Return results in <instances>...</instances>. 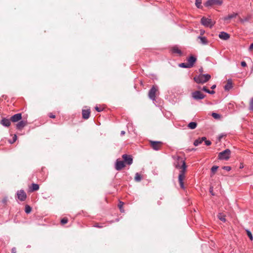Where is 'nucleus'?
I'll list each match as a JSON object with an SVG mask.
<instances>
[{"mask_svg":"<svg viewBox=\"0 0 253 253\" xmlns=\"http://www.w3.org/2000/svg\"><path fill=\"white\" fill-rule=\"evenodd\" d=\"M17 139V136L16 135H14V136L13 137V140L12 141H10L9 142L10 143H14Z\"/></svg>","mask_w":253,"mask_h":253,"instance_id":"obj_39","label":"nucleus"},{"mask_svg":"<svg viewBox=\"0 0 253 253\" xmlns=\"http://www.w3.org/2000/svg\"><path fill=\"white\" fill-rule=\"evenodd\" d=\"M249 109L251 111H253V97L251 100Z\"/></svg>","mask_w":253,"mask_h":253,"instance_id":"obj_31","label":"nucleus"},{"mask_svg":"<svg viewBox=\"0 0 253 253\" xmlns=\"http://www.w3.org/2000/svg\"><path fill=\"white\" fill-rule=\"evenodd\" d=\"M230 154V150L229 149H226L218 154V159L222 160H227L229 159Z\"/></svg>","mask_w":253,"mask_h":253,"instance_id":"obj_3","label":"nucleus"},{"mask_svg":"<svg viewBox=\"0 0 253 253\" xmlns=\"http://www.w3.org/2000/svg\"><path fill=\"white\" fill-rule=\"evenodd\" d=\"M10 120L7 119L6 118H2V119L0 121V124L4 126L8 127L11 124Z\"/></svg>","mask_w":253,"mask_h":253,"instance_id":"obj_16","label":"nucleus"},{"mask_svg":"<svg viewBox=\"0 0 253 253\" xmlns=\"http://www.w3.org/2000/svg\"><path fill=\"white\" fill-rule=\"evenodd\" d=\"M16 195L17 198L21 201H24L27 198L26 194L23 190L17 191Z\"/></svg>","mask_w":253,"mask_h":253,"instance_id":"obj_7","label":"nucleus"},{"mask_svg":"<svg viewBox=\"0 0 253 253\" xmlns=\"http://www.w3.org/2000/svg\"><path fill=\"white\" fill-rule=\"evenodd\" d=\"M125 134V131H124V130H122L121 132V135H123Z\"/></svg>","mask_w":253,"mask_h":253,"instance_id":"obj_50","label":"nucleus"},{"mask_svg":"<svg viewBox=\"0 0 253 253\" xmlns=\"http://www.w3.org/2000/svg\"><path fill=\"white\" fill-rule=\"evenodd\" d=\"M210 192L211 194L212 195H214V194L213 193V188L212 187H210Z\"/></svg>","mask_w":253,"mask_h":253,"instance_id":"obj_45","label":"nucleus"},{"mask_svg":"<svg viewBox=\"0 0 253 253\" xmlns=\"http://www.w3.org/2000/svg\"><path fill=\"white\" fill-rule=\"evenodd\" d=\"M122 158L124 160V162H125L126 164L128 165L132 164L133 162V159L131 156L126 154H124L122 156Z\"/></svg>","mask_w":253,"mask_h":253,"instance_id":"obj_10","label":"nucleus"},{"mask_svg":"<svg viewBox=\"0 0 253 253\" xmlns=\"http://www.w3.org/2000/svg\"><path fill=\"white\" fill-rule=\"evenodd\" d=\"M208 93L211 94H213L215 93V91L213 90H209Z\"/></svg>","mask_w":253,"mask_h":253,"instance_id":"obj_44","label":"nucleus"},{"mask_svg":"<svg viewBox=\"0 0 253 253\" xmlns=\"http://www.w3.org/2000/svg\"><path fill=\"white\" fill-rule=\"evenodd\" d=\"M204 33H205L204 31L201 30V35L204 34Z\"/></svg>","mask_w":253,"mask_h":253,"instance_id":"obj_51","label":"nucleus"},{"mask_svg":"<svg viewBox=\"0 0 253 253\" xmlns=\"http://www.w3.org/2000/svg\"><path fill=\"white\" fill-rule=\"evenodd\" d=\"M247 235L248 236H249V237L250 238V239L252 240H253V236H252V233L249 231V230H247Z\"/></svg>","mask_w":253,"mask_h":253,"instance_id":"obj_37","label":"nucleus"},{"mask_svg":"<svg viewBox=\"0 0 253 253\" xmlns=\"http://www.w3.org/2000/svg\"><path fill=\"white\" fill-rule=\"evenodd\" d=\"M90 109H83L82 110L83 118L84 119H87L90 116Z\"/></svg>","mask_w":253,"mask_h":253,"instance_id":"obj_15","label":"nucleus"},{"mask_svg":"<svg viewBox=\"0 0 253 253\" xmlns=\"http://www.w3.org/2000/svg\"><path fill=\"white\" fill-rule=\"evenodd\" d=\"M197 59L195 57L192 55L190 56L188 59H187V63L189 65V66H190V68L192 67L196 62Z\"/></svg>","mask_w":253,"mask_h":253,"instance_id":"obj_12","label":"nucleus"},{"mask_svg":"<svg viewBox=\"0 0 253 253\" xmlns=\"http://www.w3.org/2000/svg\"><path fill=\"white\" fill-rule=\"evenodd\" d=\"M204 141L205 142V145H206L207 146H210L211 144V141L210 140H207L206 138V140H204Z\"/></svg>","mask_w":253,"mask_h":253,"instance_id":"obj_36","label":"nucleus"},{"mask_svg":"<svg viewBox=\"0 0 253 253\" xmlns=\"http://www.w3.org/2000/svg\"><path fill=\"white\" fill-rule=\"evenodd\" d=\"M222 3V0H208L205 4V5L209 7L213 5H220Z\"/></svg>","mask_w":253,"mask_h":253,"instance_id":"obj_6","label":"nucleus"},{"mask_svg":"<svg viewBox=\"0 0 253 253\" xmlns=\"http://www.w3.org/2000/svg\"><path fill=\"white\" fill-rule=\"evenodd\" d=\"M238 14L237 13H233L231 14H229L227 16L224 17L223 20L225 21L230 20L233 18L236 17L237 16Z\"/></svg>","mask_w":253,"mask_h":253,"instance_id":"obj_20","label":"nucleus"},{"mask_svg":"<svg viewBox=\"0 0 253 253\" xmlns=\"http://www.w3.org/2000/svg\"><path fill=\"white\" fill-rule=\"evenodd\" d=\"M202 0H196L195 4L198 8L201 6Z\"/></svg>","mask_w":253,"mask_h":253,"instance_id":"obj_30","label":"nucleus"},{"mask_svg":"<svg viewBox=\"0 0 253 253\" xmlns=\"http://www.w3.org/2000/svg\"><path fill=\"white\" fill-rule=\"evenodd\" d=\"M150 144L154 150H158L161 146L162 142L160 141H151Z\"/></svg>","mask_w":253,"mask_h":253,"instance_id":"obj_11","label":"nucleus"},{"mask_svg":"<svg viewBox=\"0 0 253 253\" xmlns=\"http://www.w3.org/2000/svg\"><path fill=\"white\" fill-rule=\"evenodd\" d=\"M49 117L51 118H55V116L54 115H53L52 114L50 113L49 115Z\"/></svg>","mask_w":253,"mask_h":253,"instance_id":"obj_46","label":"nucleus"},{"mask_svg":"<svg viewBox=\"0 0 253 253\" xmlns=\"http://www.w3.org/2000/svg\"><path fill=\"white\" fill-rule=\"evenodd\" d=\"M222 169L227 171H230L231 169V167L229 166H224L222 167Z\"/></svg>","mask_w":253,"mask_h":253,"instance_id":"obj_38","label":"nucleus"},{"mask_svg":"<svg viewBox=\"0 0 253 253\" xmlns=\"http://www.w3.org/2000/svg\"><path fill=\"white\" fill-rule=\"evenodd\" d=\"M198 38L199 39H200V42L201 43H202V44H204V45H206V44H207L208 43V41L206 39V37H201V36H199L198 37Z\"/></svg>","mask_w":253,"mask_h":253,"instance_id":"obj_22","label":"nucleus"},{"mask_svg":"<svg viewBox=\"0 0 253 253\" xmlns=\"http://www.w3.org/2000/svg\"><path fill=\"white\" fill-rule=\"evenodd\" d=\"M250 17L248 16L244 19H241L240 21L242 23H244L245 22L248 21L250 20Z\"/></svg>","mask_w":253,"mask_h":253,"instance_id":"obj_33","label":"nucleus"},{"mask_svg":"<svg viewBox=\"0 0 253 253\" xmlns=\"http://www.w3.org/2000/svg\"><path fill=\"white\" fill-rule=\"evenodd\" d=\"M27 124V121L22 120L18 122L16 125L17 128L18 129H21L23 128Z\"/></svg>","mask_w":253,"mask_h":253,"instance_id":"obj_17","label":"nucleus"},{"mask_svg":"<svg viewBox=\"0 0 253 253\" xmlns=\"http://www.w3.org/2000/svg\"><path fill=\"white\" fill-rule=\"evenodd\" d=\"M217 217L220 220L224 222L226 221L225 215L222 213H219L217 214Z\"/></svg>","mask_w":253,"mask_h":253,"instance_id":"obj_23","label":"nucleus"},{"mask_svg":"<svg viewBox=\"0 0 253 253\" xmlns=\"http://www.w3.org/2000/svg\"><path fill=\"white\" fill-rule=\"evenodd\" d=\"M95 110L98 111V112H101L102 111V109H100L99 108V107H98L97 106H96L95 108Z\"/></svg>","mask_w":253,"mask_h":253,"instance_id":"obj_42","label":"nucleus"},{"mask_svg":"<svg viewBox=\"0 0 253 253\" xmlns=\"http://www.w3.org/2000/svg\"><path fill=\"white\" fill-rule=\"evenodd\" d=\"M123 205H124L123 202H120L119 205H118L119 209H120L121 211H122V212L124 211V210L123 209Z\"/></svg>","mask_w":253,"mask_h":253,"instance_id":"obj_32","label":"nucleus"},{"mask_svg":"<svg viewBox=\"0 0 253 253\" xmlns=\"http://www.w3.org/2000/svg\"><path fill=\"white\" fill-rule=\"evenodd\" d=\"M241 64L243 67H246L247 66V64L245 61H242Z\"/></svg>","mask_w":253,"mask_h":253,"instance_id":"obj_40","label":"nucleus"},{"mask_svg":"<svg viewBox=\"0 0 253 253\" xmlns=\"http://www.w3.org/2000/svg\"><path fill=\"white\" fill-rule=\"evenodd\" d=\"M177 161V162L176 164H175V167L177 169H181L178 175V181L180 187L183 189H185L183 180L185 177V173L186 172L187 166L184 160H183V159L181 157H178Z\"/></svg>","mask_w":253,"mask_h":253,"instance_id":"obj_1","label":"nucleus"},{"mask_svg":"<svg viewBox=\"0 0 253 253\" xmlns=\"http://www.w3.org/2000/svg\"><path fill=\"white\" fill-rule=\"evenodd\" d=\"M202 90L208 93V91L209 89H208L206 86H204L202 88Z\"/></svg>","mask_w":253,"mask_h":253,"instance_id":"obj_41","label":"nucleus"},{"mask_svg":"<svg viewBox=\"0 0 253 253\" xmlns=\"http://www.w3.org/2000/svg\"><path fill=\"white\" fill-rule=\"evenodd\" d=\"M253 49V42L252 43H251V44L250 45V46L249 47L250 50H252Z\"/></svg>","mask_w":253,"mask_h":253,"instance_id":"obj_47","label":"nucleus"},{"mask_svg":"<svg viewBox=\"0 0 253 253\" xmlns=\"http://www.w3.org/2000/svg\"><path fill=\"white\" fill-rule=\"evenodd\" d=\"M232 83L231 79L228 80L227 83L224 86L225 90H229L232 88Z\"/></svg>","mask_w":253,"mask_h":253,"instance_id":"obj_18","label":"nucleus"},{"mask_svg":"<svg viewBox=\"0 0 253 253\" xmlns=\"http://www.w3.org/2000/svg\"><path fill=\"white\" fill-rule=\"evenodd\" d=\"M203 68H200V69H199V71H200V72H201V73H202V72H203Z\"/></svg>","mask_w":253,"mask_h":253,"instance_id":"obj_52","label":"nucleus"},{"mask_svg":"<svg viewBox=\"0 0 253 253\" xmlns=\"http://www.w3.org/2000/svg\"><path fill=\"white\" fill-rule=\"evenodd\" d=\"M212 116L215 119H218L220 118L219 115L215 113H212Z\"/></svg>","mask_w":253,"mask_h":253,"instance_id":"obj_34","label":"nucleus"},{"mask_svg":"<svg viewBox=\"0 0 253 253\" xmlns=\"http://www.w3.org/2000/svg\"><path fill=\"white\" fill-rule=\"evenodd\" d=\"M68 222V219L67 218H63L61 220V223L63 224H66Z\"/></svg>","mask_w":253,"mask_h":253,"instance_id":"obj_35","label":"nucleus"},{"mask_svg":"<svg viewBox=\"0 0 253 253\" xmlns=\"http://www.w3.org/2000/svg\"><path fill=\"white\" fill-rule=\"evenodd\" d=\"M157 91L156 87L153 85L150 89L148 93L149 97L152 100H155L156 98V92Z\"/></svg>","mask_w":253,"mask_h":253,"instance_id":"obj_9","label":"nucleus"},{"mask_svg":"<svg viewBox=\"0 0 253 253\" xmlns=\"http://www.w3.org/2000/svg\"><path fill=\"white\" fill-rule=\"evenodd\" d=\"M125 166H125V162L123 161L120 160V159H117L116 160L115 168L117 170H118V171L121 170Z\"/></svg>","mask_w":253,"mask_h":253,"instance_id":"obj_8","label":"nucleus"},{"mask_svg":"<svg viewBox=\"0 0 253 253\" xmlns=\"http://www.w3.org/2000/svg\"><path fill=\"white\" fill-rule=\"evenodd\" d=\"M211 78L210 74H200L194 78V80L198 84H204L207 82Z\"/></svg>","mask_w":253,"mask_h":253,"instance_id":"obj_2","label":"nucleus"},{"mask_svg":"<svg viewBox=\"0 0 253 253\" xmlns=\"http://www.w3.org/2000/svg\"><path fill=\"white\" fill-rule=\"evenodd\" d=\"M31 211H32L31 207L28 205H26L25 209V212L26 213L28 214L31 212Z\"/></svg>","mask_w":253,"mask_h":253,"instance_id":"obj_27","label":"nucleus"},{"mask_svg":"<svg viewBox=\"0 0 253 253\" xmlns=\"http://www.w3.org/2000/svg\"><path fill=\"white\" fill-rule=\"evenodd\" d=\"M204 140H206V137H201V138H198V139H197L195 140V141L194 142V145L195 146H197L199 145H200V144H201L204 141Z\"/></svg>","mask_w":253,"mask_h":253,"instance_id":"obj_19","label":"nucleus"},{"mask_svg":"<svg viewBox=\"0 0 253 253\" xmlns=\"http://www.w3.org/2000/svg\"><path fill=\"white\" fill-rule=\"evenodd\" d=\"M218 36L220 39L223 40H227L230 38V35L228 33L224 32H220Z\"/></svg>","mask_w":253,"mask_h":253,"instance_id":"obj_14","label":"nucleus"},{"mask_svg":"<svg viewBox=\"0 0 253 253\" xmlns=\"http://www.w3.org/2000/svg\"><path fill=\"white\" fill-rule=\"evenodd\" d=\"M22 118L21 114L18 113L14 115L11 117L10 120L13 122H16L20 120Z\"/></svg>","mask_w":253,"mask_h":253,"instance_id":"obj_13","label":"nucleus"},{"mask_svg":"<svg viewBox=\"0 0 253 253\" xmlns=\"http://www.w3.org/2000/svg\"><path fill=\"white\" fill-rule=\"evenodd\" d=\"M32 191H37L39 189V185L36 183H33L31 186Z\"/></svg>","mask_w":253,"mask_h":253,"instance_id":"obj_25","label":"nucleus"},{"mask_svg":"<svg viewBox=\"0 0 253 253\" xmlns=\"http://www.w3.org/2000/svg\"><path fill=\"white\" fill-rule=\"evenodd\" d=\"M94 227H98V228H102V226H100L98 224H96V225H94Z\"/></svg>","mask_w":253,"mask_h":253,"instance_id":"obj_48","label":"nucleus"},{"mask_svg":"<svg viewBox=\"0 0 253 253\" xmlns=\"http://www.w3.org/2000/svg\"><path fill=\"white\" fill-rule=\"evenodd\" d=\"M202 25L206 27L211 28L215 24V22L212 21L211 18L203 17L201 20Z\"/></svg>","mask_w":253,"mask_h":253,"instance_id":"obj_4","label":"nucleus"},{"mask_svg":"<svg viewBox=\"0 0 253 253\" xmlns=\"http://www.w3.org/2000/svg\"><path fill=\"white\" fill-rule=\"evenodd\" d=\"M192 96L195 100H201L205 97V95L203 94L200 91H195L192 93Z\"/></svg>","mask_w":253,"mask_h":253,"instance_id":"obj_5","label":"nucleus"},{"mask_svg":"<svg viewBox=\"0 0 253 253\" xmlns=\"http://www.w3.org/2000/svg\"><path fill=\"white\" fill-rule=\"evenodd\" d=\"M218 168V167L216 166H213L211 168V172L212 175H213L214 174V173L217 170Z\"/></svg>","mask_w":253,"mask_h":253,"instance_id":"obj_29","label":"nucleus"},{"mask_svg":"<svg viewBox=\"0 0 253 253\" xmlns=\"http://www.w3.org/2000/svg\"><path fill=\"white\" fill-rule=\"evenodd\" d=\"M215 87H216V85H215V84H213V85H212L211 86V89H214Z\"/></svg>","mask_w":253,"mask_h":253,"instance_id":"obj_49","label":"nucleus"},{"mask_svg":"<svg viewBox=\"0 0 253 253\" xmlns=\"http://www.w3.org/2000/svg\"><path fill=\"white\" fill-rule=\"evenodd\" d=\"M179 66L181 68H190V66H189V65L187 63H182L179 64Z\"/></svg>","mask_w":253,"mask_h":253,"instance_id":"obj_28","label":"nucleus"},{"mask_svg":"<svg viewBox=\"0 0 253 253\" xmlns=\"http://www.w3.org/2000/svg\"><path fill=\"white\" fill-rule=\"evenodd\" d=\"M134 179L136 181L139 182L141 180L142 177L139 173L137 172L135 173Z\"/></svg>","mask_w":253,"mask_h":253,"instance_id":"obj_26","label":"nucleus"},{"mask_svg":"<svg viewBox=\"0 0 253 253\" xmlns=\"http://www.w3.org/2000/svg\"><path fill=\"white\" fill-rule=\"evenodd\" d=\"M197 125V124L196 122H192L188 124V126L189 128L193 129L196 127Z\"/></svg>","mask_w":253,"mask_h":253,"instance_id":"obj_24","label":"nucleus"},{"mask_svg":"<svg viewBox=\"0 0 253 253\" xmlns=\"http://www.w3.org/2000/svg\"><path fill=\"white\" fill-rule=\"evenodd\" d=\"M11 252L12 253H16V249L15 247H13L11 249Z\"/></svg>","mask_w":253,"mask_h":253,"instance_id":"obj_43","label":"nucleus"},{"mask_svg":"<svg viewBox=\"0 0 253 253\" xmlns=\"http://www.w3.org/2000/svg\"><path fill=\"white\" fill-rule=\"evenodd\" d=\"M171 51L173 53H177L179 55H181L182 52L177 46H174L171 49Z\"/></svg>","mask_w":253,"mask_h":253,"instance_id":"obj_21","label":"nucleus"}]
</instances>
